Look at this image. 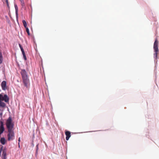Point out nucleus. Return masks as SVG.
<instances>
[{
	"label": "nucleus",
	"mask_w": 159,
	"mask_h": 159,
	"mask_svg": "<svg viewBox=\"0 0 159 159\" xmlns=\"http://www.w3.org/2000/svg\"><path fill=\"white\" fill-rule=\"evenodd\" d=\"M22 23H23V25H24V27L25 28L27 27L26 22L25 20H23Z\"/></svg>",
	"instance_id": "13"
},
{
	"label": "nucleus",
	"mask_w": 159,
	"mask_h": 159,
	"mask_svg": "<svg viewBox=\"0 0 159 159\" xmlns=\"http://www.w3.org/2000/svg\"><path fill=\"white\" fill-rule=\"evenodd\" d=\"M21 52H22L23 56L25 55V52H24V50H22V51H21Z\"/></svg>",
	"instance_id": "20"
},
{
	"label": "nucleus",
	"mask_w": 159,
	"mask_h": 159,
	"mask_svg": "<svg viewBox=\"0 0 159 159\" xmlns=\"http://www.w3.org/2000/svg\"><path fill=\"white\" fill-rule=\"evenodd\" d=\"M5 128L4 127L3 122L2 120L0 121V134L1 135L4 131Z\"/></svg>",
	"instance_id": "4"
},
{
	"label": "nucleus",
	"mask_w": 159,
	"mask_h": 159,
	"mask_svg": "<svg viewBox=\"0 0 159 159\" xmlns=\"http://www.w3.org/2000/svg\"><path fill=\"white\" fill-rule=\"evenodd\" d=\"M9 100V98L7 94H4L3 96L0 94V107L2 108L5 107L6 105L2 101H4L5 102H8Z\"/></svg>",
	"instance_id": "2"
},
{
	"label": "nucleus",
	"mask_w": 159,
	"mask_h": 159,
	"mask_svg": "<svg viewBox=\"0 0 159 159\" xmlns=\"http://www.w3.org/2000/svg\"><path fill=\"white\" fill-rule=\"evenodd\" d=\"M3 57L2 53L1 51H0V64H1L2 62Z\"/></svg>",
	"instance_id": "12"
},
{
	"label": "nucleus",
	"mask_w": 159,
	"mask_h": 159,
	"mask_svg": "<svg viewBox=\"0 0 159 159\" xmlns=\"http://www.w3.org/2000/svg\"><path fill=\"white\" fill-rule=\"evenodd\" d=\"M2 159H6L7 158H2Z\"/></svg>",
	"instance_id": "23"
},
{
	"label": "nucleus",
	"mask_w": 159,
	"mask_h": 159,
	"mask_svg": "<svg viewBox=\"0 0 159 159\" xmlns=\"http://www.w3.org/2000/svg\"><path fill=\"white\" fill-rule=\"evenodd\" d=\"M66 135V139L68 140L71 136L70 132L69 131H66L65 132Z\"/></svg>",
	"instance_id": "8"
},
{
	"label": "nucleus",
	"mask_w": 159,
	"mask_h": 159,
	"mask_svg": "<svg viewBox=\"0 0 159 159\" xmlns=\"http://www.w3.org/2000/svg\"><path fill=\"white\" fill-rule=\"evenodd\" d=\"M21 2V5L23 7L25 6V4L23 0L20 1Z\"/></svg>",
	"instance_id": "15"
},
{
	"label": "nucleus",
	"mask_w": 159,
	"mask_h": 159,
	"mask_svg": "<svg viewBox=\"0 0 159 159\" xmlns=\"http://www.w3.org/2000/svg\"><path fill=\"white\" fill-rule=\"evenodd\" d=\"M36 148H37V149H36V152H37L38 150V149H39V148H38V144L36 145Z\"/></svg>",
	"instance_id": "22"
},
{
	"label": "nucleus",
	"mask_w": 159,
	"mask_h": 159,
	"mask_svg": "<svg viewBox=\"0 0 159 159\" xmlns=\"http://www.w3.org/2000/svg\"><path fill=\"white\" fill-rule=\"evenodd\" d=\"M15 9H16V14H17V13H18V7H17V6L16 5H15Z\"/></svg>",
	"instance_id": "14"
},
{
	"label": "nucleus",
	"mask_w": 159,
	"mask_h": 159,
	"mask_svg": "<svg viewBox=\"0 0 159 159\" xmlns=\"http://www.w3.org/2000/svg\"><path fill=\"white\" fill-rule=\"evenodd\" d=\"M154 52L155 53L154 54V57L155 58V59H156L157 58V54L158 52V49L157 50V51H156V50H154Z\"/></svg>",
	"instance_id": "11"
},
{
	"label": "nucleus",
	"mask_w": 159,
	"mask_h": 159,
	"mask_svg": "<svg viewBox=\"0 0 159 159\" xmlns=\"http://www.w3.org/2000/svg\"><path fill=\"white\" fill-rule=\"evenodd\" d=\"M25 29H26V31L27 33L29 35H30V33L29 32V30L28 28L27 27L25 28Z\"/></svg>",
	"instance_id": "16"
},
{
	"label": "nucleus",
	"mask_w": 159,
	"mask_h": 159,
	"mask_svg": "<svg viewBox=\"0 0 159 159\" xmlns=\"http://www.w3.org/2000/svg\"><path fill=\"white\" fill-rule=\"evenodd\" d=\"M19 46L20 48L21 51H22V50H24V49H23L21 45L20 44H19Z\"/></svg>",
	"instance_id": "17"
},
{
	"label": "nucleus",
	"mask_w": 159,
	"mask_h": 159,
	"mask_svg": "<svg viewBox=\"0 0 159 159\" xmlns=\"http://www.w3.org/2000/svg\"><path fill=\"white\" fill-rule=\"evenodd\" d=\"M158 41L157 39L156 38L155 41L154 42V45H153V48L154 50H156V51H157L158 49Z\"/></svg>",
	"instance_id": "5"
},
{
	"label": "nucleus",
	"mask_w": 159,
	"mask_h": 159,
	"mask_svg": "<svg viewBox=\"0 0 159 159\" xmlns=\"http://www.w3.org/2000/svg\"><path fill=\"white\" fill-rule=\"evenodd\" d=\"M23 57L24 58L25 60H27V58H26L25 55H23Z\"/></svg>",
	"instance_id": "21"
},
{
	"label": "nucleus",
	"mask_w": 159,
	"mask_h": 159,
	"mask_svg": "<svg viewBox=\"0 0 159 159\" xmlns=\"http://www.w3.org/2000/svg\"><path fill=\"white\" fill-rule=\"evenodd\" d=\"M6 142L7 140L4 137L1 138L0 139V142L2 145H4L6 143Z\"/></svg>",
	"instance_id": "10"
},
{
	"label": "nucleus",
	"mask_w": 159,
	"mask_h": 159,
	"mask_svg": "<svg viewBox=\"0 0 159 159\" xmlns=\"http://www.w3.org/2000/svg\"><path fill=\"white\" fill-rule=\"evenodd\" d=\"M2 89L3 90H5L7 89V83L5 81H3L2 82L1 84Z\"/></svg>",
	"instance_id": "7"
},
{
	"label": "nucleus",
	"mask_w": 159,
	"mask_h": 159,
	"mask_svg": "<svg viewBox=\"0 0 159 159\" xmlns=\"http://www.w3.org/2000/svg\"><path fill=\"white\" fill-rule=\"evenodd\" d=\"M5 1L6 2L7 6L9 7V3L8 2V0H5Z\"/></svg>",
	"instance_id": "18"
},
{
	"label": "nucleus",
	"mask_w": 159,
	"mask_h": 159,
	"mask_svg": "<svg viewBox=\"0 0 159 159\" xmlns=\"http://www.w3.org/2000/svg\"><path fill=\"white\" fill-rule=\"evenodd\" d=\"M18 140V141H19V143H18L19 147H20V138H19Z\"/></svg>",
	"instance_id": "19"
},
{
	"label": "nucleus",
	"mask_w": 159,
	"mask_h": 159,
	"mask_svg": "<svg viewBox=\"0 0 159 159\" xmlns=\"http://www.w3.org/2000/svg\"><path fill=\"white\" fill-rule=\"evenodd\" d=\"M2 151V158H7V153H6V151L5 150H3L2 148L0 149V153H1V152Z\"/></svg>",
	"instance_id": "9"
},
{
	"label": "nucleus",
	"mask_w": 159,
	"mask_h": 159,
	"mask_svg": "<svg viewBox=\"0 0 159 159\" xmlns=\"http://www.w3.org/2000/svg\"><path fill=\"white\" fill-rule=\"evenodd\" d=\"M23 83L25 87H28L30 84L29 80L28 78L22 79Z\"/></svg>",
	"instance_id": "3"
},
{
	"label": "nucleus",
	"mask_w": 159,
	"mask_h": 159,
	"mask_svg": "<svg viewBox=\"0 0 159 159\" xmlns=\"http://www.w3.org/2000/svg\"><path fill=\"white\" fill-rule=\"evenodd\" d=\"M7 130V139L9 141H11L15 139L14 133V124L11 117H9L6 120V123Z\"/></svg>",
	"instance_id": "1"
},
{
	"label": "nucleus",
	"mask_w": 159,
	"mask_h": 159,
	"mask_svg": "<svg viewBox=\"0 0 159 159\" xmlns=\"http://www.w3.org/2000/svg\"><path fill=\"white\" fill-rule=\"evenodd\" d=\"M20 73L22 79L28 78L27 73L25 70H22Z\"/></svg>",
	"instance_id": "6"
}]
</instances>
